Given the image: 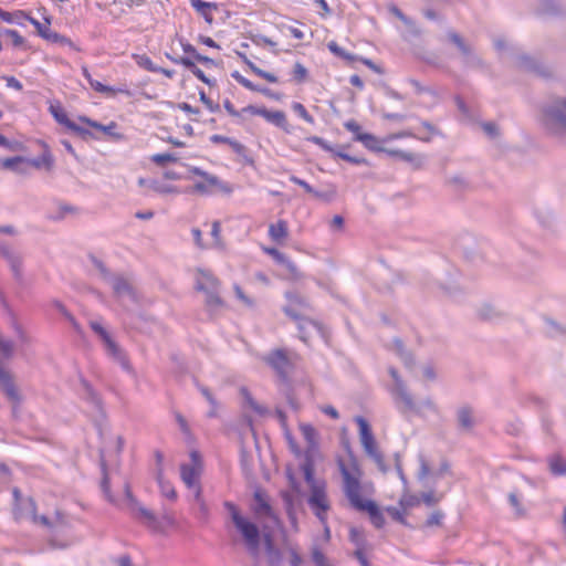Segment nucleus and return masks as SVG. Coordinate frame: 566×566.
<instances>
[{
	"label": "nucleus",
	"instance_id": "39448f33",
	"mask_svg": "<svg viewBox=\"0 0 566 566\" xmlns=\"http://www.w3.org/2000/svg\"><path fill=\"white\" fill-rule=\"evenodd\" d=\"M442 41L453 45L458 50V52L461 55V63H462L463 69L481 70V71H484L488 69L486 63L476 53L473 44L470 43L459 32H457L452 29L447 30Z\"/></svg>",
	"mask_w": 566,
	"mask_h": 566
},
{
	"label": "nucleus",
	"instance_id": "49530a36",
	"mask_svg": "<svg viewBox=\"0 0 566 566\" xmlns=\"http://www.w3.org/2000/svg\"><path fill=\"white\" fill-rule=\"evenodd\" d=\"M77 211V208L67 203H60L57 207V211L53 214H49L48 218L52 221H61L66 214L74 213Z\"/></svg>",
	"mask_w": 566,
	"mask_h": 566
},
{
	"label": "nucleus",
	"instance_id": "393cba45",
	"mask_svg": "<svg viewBox=\"0 0 566 566\" xmlns=\"http://www.w3.org/2000/svg\"><path fill=\"white\" fill-rule=\"evenodd\" d=\"M200 474V469L195 465H190L187 463H182L180 465V476L184 483L189 488H195L198 484V478Z\"/></svg>",
	"mask_w": 566,
	"mask_h": 566
},
{
	"label": "nucleus",
	"instance_id": "4468645a",
	"mask_svg": "<svg viewBox=\"0 0 566 566\" xmlns=\"http://www.w3.org/2000/svg\"><path fill=\"white\" fill-rule=\"evenodd\" d=\"M283 312L285 313V315H287L289 317H291L293 321H295L297 323L300 338L304 343H306L308 339V333H307L308 326H312L313 328H315L321 335L324 334V328L319 322L307 318L305 315L297 312L296 308H294L293 306H284Z\"/></svg>",
	"mask_w": 566,
	"mask_h": 566
},
{
	"label": "nucleus",
	"instance_id": "ea45409f",
	"mask_svg": "<svg viewBox=\"0 0 566 566\" xmlns=\"http://www.w3.org/2000/svg\"><path fill=\"white\" fill-rule=\"evenodd\" d=\"M30 23L35 28L39 36H41L42 39H44L51 43H53L56 34H59L57 32L52 31L49 27L42 24L36 19H30Z\"/></svg>",
	"mask_w": 566,
	"mask_h": 566
},
{
	"label": "nucleus",
	"instance_id": "6ab92c4d",
	"mask_svg": "<svg viewBox=\"0 0 566 566\" xmlns=\"http://www.w3.org/2000/svg\"><path fill=\"white\" fill-rule=\"evenodd\" d=\"M391 394L395 396L396 401L399 399L402 402V406H398V410L402 415H406L407 411H417L416 403L411 395L408 392L406 384L402 379L395 381Z\"/></svg>",
	"mask_w": 566,
	"mask_h": 566
},
{
	"label": "nucleus",
	"instance_id": "f704fd0d",
	"mask_svg": "<svg viewBox=\"0 0 566 566\" xmlns=\"http://www.w3.org/2000/svg\"><path fill=\"white\" fill-rule=\"evenodd\" d=\"M175 64H180L190 71L199 81L207 80L206 74L196 65L195 61L189 56H179V60H174Z\"/></svg>",
	"mask_w": 566,
	"mask_h": 566
},
{
	"label": "nucleus",
	"instance_id": "cd10ccee",
	"mask_svg": "<svg viewBox=\"0 0 566 566\" xmlns=\"http://www.w3.org/2000/svg\"><path fill=\"white\" fill-rule=\"evenodd\" d=\"M285 297L289 301L287 306H293L297 312L305 315L306 312L311 310V305L306 297L302 296L296 292H286Z\"/></svg>",
	"mask_w": 566,
	"mask_h": 566
},
{
	"label": "nucleus",
	"instance_id": "a211bd4d",
	"mask_svg": "<svg viewBox=\"0 0 566 566\" xmlns=\"http://www.w3.org/2000/svg\"><path fill=\"white\" fill-rule=\"evenodd\" d=\"M210 142L212 144H227V145H229L232 148V150L242 159V161L244 164L253 165L254 160L250 156L249 149L243 144H241L240 142H238V140H235L233 138L223 136V135H218V134L211 135L210 136Z\"/></svg>",
	"mask_w": 566,
	"mask_h": 566
},
{
	"label": "nucleus",
	"instance_id": "b1692460",
	"mask_svg": "<svg viewBox=\"0 0 566 566\" xmlns=\"http://www.w3.org/2000/svg\"><path fill=\"white\" fill-rule=\"evenodd\" d=\"M264 544L269 566H280L282 562V554L281 551L275 546L271 534H264Z\"/></svg>",
	"mask_w": 566,
	"mask_h": 566
},
{
	"label": "nucleus",
	"instance_id": "dca6fc26",
	"mask_svg": "<svg viewBox=\"0 0 566 566\" xmlns=\"http://www.w3.org/2000/svg\"><path fill=\"white\" fill-rule=\"evenodd\" d=\"M290 181L302 187L307 193L324 202H332L337 196V187L334 184H328L325 189L316 190L307 181L298 178L295 175L290 176Z\"/></svg>",
	"mask_w": 566,
	"mask_h": 566
},
{
	"label": "nucleus",
	"instance_id": "c85d7f7f",
	"mask_svg": "<svg viewBox=\"0 0 566 566\" xmlns=\"http://www.w3.org/2000/svg\"><path fill=\"white\" fill-rule=\"evenodd\" d=\"M28 158L22 156H14L6 158L2 161V167L4 169L18 172V174H25L28 170Z\"/></svg>",
	"mask_w": 566,
	"mask_h": 566
},
{
	"label": "nucleus",
	"instance_id": "0e129e2a",
	"mask_svg": "<svg viewBox=\"0 0 566 566\" xmlns=\"http://www.w3.org/2000/svg\"><path fill=\"white\" fill-rule=\"evenodd\" d=\"M510 505L515 510L517 516L524 515V510L522 507L521 501L518 499L517 493L511 492L507 496Z\"/></svg>",
	"mask_w": 566,
	"mask_h": 566
},
{
	"label": "nucleus",
	"instance_id": "8fccbe9b",
	"mask_svg": "<svg viewBox=\"0 0 566 566\" xmlns=\"http://www.w3.org/2000/svg\"><path fill=\"white\" fill-rule=\"evenodd\" d=\"M157 481L160 485L163 495L171 501H175L177 499V492L170 483L163 480V474L160 471L157 474Z\"/></svg>",
	"mask_w": 566,
	"mask_h": 566
},
{
	"label": "nucleus",
	"instance_id": "5fc2aeb1",
	"mask_svg": "<svg viewBox=\"0 0 566 566\" xmlns=\"http://www.w3.org/2000/svg\"><path fill=\"white\" fill-rule=\"evenodd\" d=\"M292 109L301 117L303 118L305 122H307L308 124L311 125H314L315 124V119L314 117L307 112V109L305 108V106L302 104V103H298V102H294L292 104Z\"/></svg>",
	"mask_w": 566,
	"mask_h": 566
},
{
	"label": "nucleus",
	"instance_id": "6e6552de",
	"mask_svg": "<svg viewBox=\"0 0 566 566\" xmlns=\"http://www.w3.org/2000/svg\"><path fill=\"white\" fill-rule=\"evenodd\" d=\"M310 486V496L307 499V504L312 509L314 515L322 523H326L327 512L331 509L329 502L327 500V495L325 492V485L317 484L315 481V471L312 474V481H305Z\"/></svg>",
	"mask_w": 566,
	"mask_h": 566
},
{
	"label": "nucleus",
	"instance_id": "f03ea898",
	"mask_svg": "<svg viewBox=\"0 0 566 566\" xmlns=\"http://www.w3.org/2000/svg\"><path fill=\"white\" fill-rule=\"evenodd\" d=\"M539 123L546 134L566 137V98L554 97L541 106Z\"/></svg>",
	"mask_w": 566,
	"mask_h": 566
},
{
	"label": "nucleus",
	"instance_id": "9b49d317",
	"mask_svg": "<svg viewBox=\"0 0 566 566\" xmlns=\"http://www.w3.org/2000/svg\"><path fill=\"white\" fill-rule=\"evenodd\" d=\"M0 388L7 399L12 403V412L15 413L18 407L22 402V395L20 394L13 376L10 371L6 370L0 365Z\"/></svg>",
	"mask_w": 566,
	"mask_h": 566
},
{
	"label": "nucleus",
	"instance_id": "473e14b6",
	"mask_svg": "<svg viewBox=\"0 0 566 566\" xmlns=\"http://www.w3.org/2000/svg\"><path fill=\"white\" fill-rule=\"evenodd\" d=\"M193 381H195L196 387L199 389V391L206 398V400L209 402V405H213V410H209L207 412V417L208 418H216V417H218V411L217 410L219 408V402L217 401V399L214 398V396L212 395L210 389L208 387L199 384L197 378H193Z\"/></svg>",
	"mask_w": 566,
	"mask_h": 566
},
{
	"label": "nucleus",
	"instance_id": "4be33fe9",
	"mask_svg": "<svg viewBox=\"0 0 566 566\" xmlns=\"http://www.w3.org/2000/svg\"><path fill=\"white\" fill-rule=\"evenodd\" d=\"M27 164L28 167H34L36 169L44 168L45 170L50 171L54 166V158L49 147L44 145L43 153L36 158L28 159Z\"/></svg>",
	"mask_w": 566,
	"mask_h": 566
},
{
	"label": "nucleus",
	"instance_id": "79ce46f5",
	"mask_svg": "<svg viewBox=\"0 0 566 566\" xmlns=\"http://www.w3.org/2000/svg\"><path fill=\"white\" fill-rule=\"evenodd\" d=\"M15 346L10 339L3 338L0 334V358L10 360L14 356Z\"/></svg>",
	"mask_w": 566,
	"mask_h": 566
},
{
	"label": "nucleus",
	"instance_id": "2f4dec72",
	"mask_svg": "<svg viewBox=\"0 0 566 566\" xmlns=\"http://www.w3.org/2000/svg\"><path fill=\"white\" fill-rule=\"evenodd\" d=\"M253 499L255 502L253 506L255 514L268 517H271L273 515L272 506L260 491H256L254 493Z\"/></svg>",
	"mask_w": 566,
	"mask_h": 566
},
{
	"label": "nucleus",
	"instance_id": "e433bc0d",
	"mask_svg": "<svg viewBox=\"0 0 566 566\" xmlns=\"http://www.w3.org/2000/svg\"><path fill=\"white\" fill-rule=\"evenodd\" d=\"M537 13L541 15H557L560 8L555 0H538Z\"/></svg>",
	"mask_w": 566,
	"mask_h": 566
},
{
	"label": "nucleus",
	"instance_id": "412c9836",
	"mask_svg": "<svg viewBox=\"0 0 566 566\" xmlns=\"http://www.w3.org/2000/svg\"><path fill=\"white\" fill-rule=\"evenodd\" d=\"M457 422L460 431H471L475 426L473 409L470 406L460 407L457 410Z\"/></svg>",
	"mask_w": 566,
	"mask_h": 566
},
{
	"label": "nucleus",
	"instance_id": "72a5a7b5",
	"mask_svg": "<svg viewBox=\"0 0 566 566\" xmlns=\"http://www.w3.org/2000/svg\"><path fill=\"white\" fill-rule=\"evenodd\" d=\"M4 15L1 17V20L7 23L18 24V25H24L25 21L30 22V19H34L29 13H27L23 10H15L13 12L4 11Z\"/></svg>",
	"mask_w": 566,
	"mask_h": 566
},
{
	"label": "nucleus",
	"instance_id": "3c124183",
	"mask_svg": "<svg viewBox=\"0 0 566 566\" xmlns=\"http://www.w3.org/2000/svg\"><path fill=\"white\" fill-rule=\"evenodd\" d=\"M150 160L157 166L164 167L168 163L178 161V157L172 153L155 154L150 157Z\"/></svg>",
	"mask_w": 566,
	"mask_h": 566
},
{
	"label": "nucleus",
	"instance_id": "1a4fd4ad",
	"mask_svg": "<svg viewBox=\"0 0 566 566\" xmlns=\"http://www.w3.org/2000/svg\"><path fill=\"white\" fill-rule=\"evenodd\" d=\"M241 112L249 113L251 115L261 116L266 122L273 124L277 128L283 129L285 133H291L286 115L283 111H270L265 107L248 105V106L243 107Z\"/></svg>",
	"mask_w": 566,
	"mask_h": 566
},
{
	"label": "nucleus",
	"instance_id": "0eeeda50",
	"mask_svg": "<svg viewBox=\"0 0 566 566\" xmlns=\"http://www.w3.org/2000/svg\"><path fill=\"white\" fill-rule=\"evenodd\" d=\"M90 327L99 337L106 355L114 361L118 363L125 371L132 373L133 367L126 352L113 339L111 334L102 326V324L92 321L90 322Z\"/></svg>",
	"mask_w": 566,
	"mask_h": 566
},
{
	"label": "nucleus",
	"instance_id": "864d4df0",
	"mask_svg": "<svg viewBox=\"0 0 566 566\" xmlns=\"http://www.w3.org/2000/svg\"><path fill=\"white\" fill-rule=\"evenodd\" d=\"M150 188L158 193H179V190L176 186L160 184L156 180L149 181Z\"/></svg>",
	"mask_w": 566,
	"mask_h": 566
},
{
	"label": "nucleus",
	"instance_id": "052dcab7",
	"mask_svg": "<svg viewBox=\"0 0 566 566\" xmlns=\"http://www.w3.org/2000/svg\"><path fill=\"white\" fill-rule=\"evenodd\" d=\"M386 512L391 516V518L394 521H396L397 523L401 524V525H405V526H408V522L407 520L405 518V515L403 513L395 507V506H387L386 507Z\"/></svg>",
	"mask_w": 566,
	"mask_h": 566
},
{
	"label": "nucleus",
	"instance_id": "f8f14e48",
	"mask_svg": "<svg viewBox=\"0 0 566 566\" xmlns=\"http://www.w3.org/2000/svg\"><path fill=\"white\" fill-rule=\"evenodd\" d=\"M515 66L521 71L542 77L552 75L551 70L541 60L526 53H520L515 56Z\"/></svg>",
	"mask_w": 566,
	"mask_h": 566
},
{
	"label": "nucleus",
	"instance_id": "2eb2a0df",
	"mask_svg": "<svg viewBox=\"0 0 566 566\" xmlns=\"http://www.w3.org/2000/svg\"><path fill=\"white\" fill-rule=\"evenodd\" d=\"M264 361L275 370L282 381L287 380L289 370L292 368V363L287 357L285 350L274 349L264 357Z\"/></svg>",
	"mask_w": 566,
	"mask_h": 566
},
{
	"label": "nucleus",
	"instance_id": "c756f323",
	"mask_svg": "<svg viewBox=\"0 0 566 566\" xmlns=\"http://www.w3.org/2000/svg\"><path fill=\"white\" fill-rule=\"evenodd\" d=\"M82 387H83V398L93 405L94 408L97 410L102 409V399L98 395V392L92 387V385L85 380H81Z\"/></svg>",
	"mask_w": 566,
	"mask_h": 566
},
{
	"label": "nucleus",
	"instance_id": "f257e3e1",
	"mask_svg": "<svg viewBox=\"0 0 566 566\" xmlns=\"http://www.w3.org/2000/svg\"><path fill=\"white\" fill-rule=\"evenodd\" d=\"M338 468L343 478V492L350 506L358 512L367 513L371 524L378 530L382 528L386 524V520L379 505L374 500L363 499L360 495L363 485L360 483L361 471L358 465L353 463L352 472L346 464L339 460Z\"/></svg>",
	"mask_w": 566,
	"mask_h": 566
},
{
	"label": "nucleus",
	"instance_id": "7c9ffc66",
	"mask_svg": "<svg viewBox=\"0 0 566 566\" xmlns=\"http://www.w3.org/2000/svg\"><path fill=\"white\" fill-rule=\"evenodd\" d=\"M269 235L274 242H282L289 235L287 223L284 220H279L269 227Z\"/></svg>",
	"mask_w": 566,
	"mask_h": 566
},
{
	"label": "nucleus",
	"instance_id": "4c0bfd02",
	"mask_svg": "<svg viewBox=\"0 0 566 566\" xmlns=\"http://www.w3.org/2000/svg\"><path fill=\"white\" fill-rule=\"evenodd\" d=\"M50 114L53 116V118L60 124L65 126L66 128L70 127V124H72L73 120H71L63 109V107L60 104H51L49 107Z\"/></svg>",
	"mask_w": 566,
	"mask_h": 566
},
{
	"label": "nucleus",
	"instance_id": "5701e85b",
	"mask_svg": "<svg viewBox=\"0 0 566 566\" xmlns=\"http://www.w3.org/2000/svg\"><path fill=\"white\" fill-rule=\"evenodd\" d=\"M355 142H360L367 149L375 153H386L387 148L381 146L384 140H380L378 137L370 133H365L364 135H357L353 138Z\"/></svg>",
	"mask_w": 566,
	"mask_h": 566
},
{
	"label": "nucleus",
	"instance_id": "bf43d9fd",
	"mask_svg": "<svg viewBox=\"0 0 566 566\" xmlns=\"http://www.w3.org/2000/svg\"><path fill=\"white\" fill-rule=\"evenodd\" d=\"M28 510L32 514V518H33L34 522L40 521L45 526H50L51 525L50 520H49L48 516H45V515L38 516L35 514L36 505H35V502L32 499L28 500Z\"/></svg>",
	"mask_w": 566,
	"mask_h": 566
},
{
	"label": "nucleus",
	"instance_id": "a878e982",
	"mask_svg": "<svg viewBox=\"0 0 566 566\" xmlns=\"http://www.w3.org/2000/svg\"><path fill=\"white\" fill-rule=\"evenodd\" d=\"M78 120L86 124L87 126L92 127V128H95L97 130H101L103 132L104 134L111 136V137H114V138H120L122 135L120 134H116L114 130L116 129L117 127V124L114 123V122H111L108 125H103L96 120H93L86 116H80L78 117Z\"/></svg>",
	"mask_w": 566,
	"mask_h": 566
},
{
	"label": "nucleus",
	"instance_id": "de8ad7c7",
	"mask_svg": "<svg viewBox=\"0 0 566 566\" xmlns=\"http://www.w3.org/2000/svg\"><path fill=\"white\" fill-rule=\"evenodd\" d=\"M88 259L92 262V264L97 269L101 277L105 282H107L114 275V273H112L109 271V269L105 265V263L102 260L97 259L95 255L90 254Z\"/></svg>",
	"mask_w": 566,
	"mask_h": 566
},
{
	"label": "nucleus",
	"instance_id": "aec40b11",
	"mask_svg": "<svg viewBox=\"0 0 566 566\" xmlns=\"http://www.w3.org/2000/svg\"><path fill=\"white\" fill-rule=\"evenodd\" d=\"M387 154L390 157H395L402 161L409 163L415 169L422 168L427 159L426 155L405 151L401 149L387 150Z\"/></svg>",
	"mask_w": 566,
	"mask_h": 566
},
{
	"label": "nucleus",
	"instance_id": "58836bf2",
	"mask_svg": "<svg viewBox=\"0 0 566 566\" xmlns=\"http://www.w3.org/2000/svg\"><path fill=\"white\" fill-rule=\"evenodd\" d=\"M355 421L359 429V437L361 443L375 439L371 427L364 417L358 416L356 417Z\"/></svg>",
	"mask_w": 566,
	"mask_h": 566
},
{
	"label": "nucleus",
	"instance_id": "e2e57ef3",
	"mask_svg": "<svg viewBox=\"0 0 566 566\" xmlns=\"http://www.w3.org/2000/svg\"><path fill=\"white\" fill-rule=\"evenodd\" d=\"M307 140L319 146L325 151L332 153L334 156H335V153L337 151L334 149V147L327 140H325L324 138H322L319 136H311L307 138Z\"/></svg>",
	"mask_w": 566,
	"mask_h": 566
},
{
	"label": "nucleus",
	"instance_id": "f3484780",
	"mask_svg": "<svg viewBox=\"0 0 566 566\" xmlns=\"http://www.w3.org/2000/svg\"><path fill=\"white\" fill-rule=\"evenodd\" d=\"M113 293L116 297L122 298L127 296L133 302H137L138 295L132 283L120 274H114L108 281Z\"/></svg>",
	"mask_w": 566,
	"mask_h": 566
},
{
	"label": "nucleus",
	"instance_id": "774afa93",
	"mask_svg": "<svg viewBox=\"0 0 566 566\" xmlns=\"http://www.w3.org/2000/svg\"><path fill=\"white\" fill-rule=\"evenodd\" d=\"M545 322H546L547 326L551 327V331H549L551 336H557V335L566 334V328L563 327L557 322H555L554 319L545 318Z\"/></svg>",
	"mask_w": 566,
	"mask_h": 566
},
{
	"label": "nucleus",
	"instance_id": "c9c22d12",
	"mask_svg": "<svg viewBox=\"0 0 566 566\" xmlns=\"http://www.w3.org/2000/svg\"><path fill=\"white\" fill-rule=\"evenodd\" d=\"M548 467L553 475L566 476V460L562 455H552L548 459Z\"/></svg>",
	"mask_w": 566,
	"mask_h": 566
},
{
	"label": "nucleus",
	"instance_id": "a19ab883",
	"mask_svg": "<svg viewBox=\"0 0 566 566\" xmlns=\"http://www.w3.org/2000/svg\"><path fill=\"white\" fill-rule=\"evenodd\" d=\"M328 50L334 53L336 56L345 60L347 63H354L358 60V55L348 53L342 46H339L336 42L332 41L327 44Z\"/></svg>",
	"mask_w": 566,
	"mask_h": 566
},
{
	"label": "nucleus",
	"instance_id": "ddd939ff",
	"mask_svg": "<svg viewBox=\"0 0 566 566\" xmlns=\"http://www.w3.org/2000/svg\"><path fill=\"white\" fill-rule=\"evenodd\" d=\"M125 494L128 501V506L130 510L132 515L138 520L139 522L144 523L148 527H157V517L156 515L145 506H143L133 495L128 485H126Z\"/></svg>",
	"mask_w": 566,
	"mask_h": 566
},
{
	"label": "nucleus",
	"instance_id": "09e8293b",
	"mask_svg": "<svg viewBox=\"0 0 566 566\" xmlns=\"http://www.w3.org/2000/svg\"><path fill=\"white\" fill-rule=\"evenodd\" d=\"M10 269L12 271L13 277L18 283H22L23 274H22V258L18 254L15 258L8 261Z\"/></svg>",
	"mask_w": 566,
	"mask_h": 566
},
{
	"label": "nucleus",
	"instance_id": "680f3d73",
	"mask_svg": "<svg viewBox=\"0 0 566 566\" xmlns=\"http://www.w3.org/2000/svg\"><path fill=\"white\" fill-rule=\"evenodd\" d=\"M231 76L243 87H245L252 92H255L256 90H259V85L253 84L250 80L242 76L238 71L232 72Z\"/></svg>",
	"mask_w": 566,
	"mask_h": 566
},
{
	"label": "nucleus",
	"instance_id": "a18cd8bd",
	"mask_svg": "<svg viewBox=\"0 0 566 566\" xmlns=\"http://www.w3.org/2000/svg\"><path fill=\"white\" fill-rule=\"evenodd\" d=\"M292 80L296 84H303L308 80V70L300 62H296L292 70Z\"/></svg>",
	"mask_w": 566,
	"mask_h": 566
},
{
	"label": "nucleus",
	"instance_id": "9d476101",
	"mask_svg": "<svg viewBox=\"0 0 566 566\" xmlns=\"http://www.w3.org/2000/svg\"><path fill=\"white\" fill-rule=\"evenodd\" d=\"M0 388L7 399L12 403V412L15 413L18 407L22 402V395L20 394L13 376L10 371L6 370L0 365Z\"/></svg>",
	"mask_w": 566,
	"mask_h": 566
},
{
	"label": "nucleus",
	"instance_id": "6e6d98bb",
	"mask_svg": "<svg viewBox=\"0 0 566 566\" xmlns=\"http://www.w3.org/2000/svg\"><path fill=\"white\" fill-rule=\"evenodd\" d=\"M335 157L346 160L353 165H368V161L366 158L352 156V155L340 151V150L335 153Z\"/></svg>",
	"mask_w": 566,
	"mask_h": 566
},
{
	"label": "nucleus",
	"instance_id": "338daca9",
	"mask_svg": "<svg viewBox=\"0 0 566 566\" xmlns=\"http://www.w3.org/2000/svg\"><path fill=\"white\" fill-rule=\"evenodd\" d=\"M443 517H444L443 512H441L440 510L434 511L427 518L426 526L427 527L439 526V525H441Z\"/></svg>",
	"mask_w": 566,
	"mask_h": 566
},
{
	"label": "nucleus",
	"instance_id": "bb28decb",
	"mask_svg": "<svg viewBox=\"0 0 566 566\" xmlns=\"http://www.w3.org/2000/svg\"><path fill=\"white\" fill-rule=\"evenodd\" d=\"M190 172L203 178L210 186L219 187L227 193L231 192V188L227 184H223L217 176L211 175L199 167H191Z\"/></svg>",
	"mask_w": 566,
	"mask_h": 566
},
{
	"label": "nucleus",
	"instance_id": "4d7b16f0",
	"mask_svg": "<svg viewBox=\"0 0 566 566\" xmlns=\"http://www.w3.org/2000/svg\"><path fill=\"white\" fill-rule=\"evenodd\" d=\"M10 39L14 48H21L24 50L32 49L31 45L25 41V39L15 30H13V32L10 33Z\"/></svg>",
	"mask_w": 566,
	"mask_h": 566
},
{
	"label": "nucleus",
	"instance_id": "69168bd1",
	"mask_svg": "<svg viewBox=\"0 0 566 566\" xmlns=\"http://www.w3.org/2000/svg\"><path fill=\"white\" fill-rule=\"evenodd\" d=\"M90 85L94 91H96L98 93H104V94H108V95L115 94V87L104 85L94 78L90 82Z\"/></svg>",
	"mask_w": 566,
	"mask_h": 566
},
{
	"label": "nucleus",
	"instance_id": "13d9d810",
	"mask_svg": "<svg viewBox=\"0 0 566 566\" xmlns=\"http://www.w3.org/2000/svg\"><path fill=\"white\" fill-rule=\"evenodd\" d=\"M136 62H137V64H138L140 67H143V69H145V70H147V71H149V72L156 73V71H157V67H158V66H157V65H155V64L153 63V61L150 60V57H149V56H147L146 54L137 55V56H136Z\"/></svg>",
	"mask_w": 566,
	"mask_h": 566
},
{
	"label": "nucleus",
	"instance_id": "603ef678",
	"mask_svg": "<svg viewBox=\"0 0 566 566\" xmlns=\"http://www.w3.org/2000/svg\"><path fill=\"white\" fill-rule=\"evenodd\" d=\"M67 129H70L73 134H75L83 140H88L91 138H94V139L97 138L90 129L77 125L75 122H72V124H70V127Z\"/></svg>",
	"mask_w": 566,
	"mask_h": 566
},
{
	"label": "nucleus",
	"instance_id": "7ed1b4c3",
	"mask_svg": "<svg viewBox=\"0 0 566 566\" xmlns=\"http://www.w3.org/2000/svg\"><path fill=\"white\" fill-rule=\"evenodd\" d=\"M224 507L229 512L235 528L243 537L249 554L255 559L259 558L261 532L258 525L243 517L237 505L232 502H224Z\"/></svg>",
	"mask_w": 566,
	"mask_h": 566
},
{
	"label": "nucleus",
	"instance_id": "c03bdc74",
	"mask_svg": "<svg viewBox=\"0 0 566 566\" xmlns=\"http://www.w3.org/2000/svg\"><path fill=\"white\" fill-rule=\"evenodd\" d=\"M311 560L314 566H333L317 545H313L311 548Z\"/></svg>",
	"mask_w": 566,
	"mask_h": 566
},
{
	"label": "nucleus",
	"instance_id": "20e7f679",
	"mask_svg": "<svg viewBox=\"0 0 566 566\" xmlns=\"http://www.w3.org/2000/svg\"><path fill=\"white\" fill-rule=\"evenodd\" d=\"M221 282L212 272L203 269L197 270L195 290L205 293V305L210 318H213L219 308L224 306L220 296Z\"/></svg>",
	"mask_w": 566,
	"mask_h": 566
},
{
	"label": "nucleus",
	"instance_id": "37998d69",
	"mask_svg": "<svg viewBox=\"0 0 566 566\" xmlns=\"http://www.w3.org/2000/svg\"><path fill=\"white\" fill-rule=\"evenodd\" d=\"M241 392H242V395H243V397H244V400H245V402L248 403V406H249V407H250V408H251L255 413H258V415H259V416H261V417H264V416H266V415L269 413L268 408H266V407H264V406L259 405V403L253 399V397L251 396V394L249 392V390H248V389L242 388V389H241Z\"/></svg>",
	"mask_w": 566,
	"mask_h": 566
},
{
	"label": "nucleus",
	"instance_id": "423d86ee",
	"mask_svg": "<svg viewBox=\"0 0 566 566\" xmlns=\"http://www.w3.org/2000/svg\"><path fill=\"white\" fill-rule=\"evenodd\" d=\"M300 430L306 441V449L303 452V462L301 470L305 481H312V474L315 471L316 460L321 457L316 429L310 423H301Z\"/></svg>",
	"mask_w": 566,
	"mask_h": 566
}]
</instances>
